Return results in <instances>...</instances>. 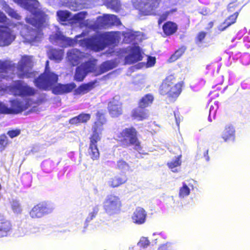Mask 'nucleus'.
Masks as SVG:
<instances>
[{"mask_svg":"<svg viewBox=\"0 0 250 250\" xmlns=\"http://www.w3.org/2000/svg\"><path fill=\"white\" fill-rule=\"evenodd\" d=\"M37 2L36 0H26L22 6L34 16L33 17L25 18L26 22L32 26L27 27V32L24 36L25 40L29 43L35 42L41 38L45 22V13L35 7Z\"/></svg>","mask_w":250,"mask_h":250,"instance_id":"1","label":"nucleus"},{"mask_svg":"<svg viewBox=\"0 0 250 250\" xmlns=\"http://www.w3.org/2000/svg\"><path fill=\"white\" fill-rule=\"evenodd\" d=\"M120 32H98L80 41V44L87 49L99 52L119 40Z\"/></svg>","mask_w":250,"mask_h":250,"instance_id":"2","label":"nucleus"},{"mask_svg":"<svg viewBox=\"0 0 250 250\" xmlns=\"http://www.w3.org/2000/svg\"><path fill=\"white\" fill-rule=\"evenodd\" d=\"M182 87L181 83H176L175 77L170 75L163 81L159 92L162 96H167L169 100L175 101L182 92Z\"/></svg>","mask_w":250,"mask_h":250,"instance_id":"3","label":"nucleus"},{"mask_svg":"<svg viewBox=\"0 0 250 250\" xmlns=\"http://www.w3.org/2000/svg\"><path fill=\"white\" fill-rule=\"evenodd\" d=\"M116 140L124 148L133 146L134 149L136 150L139 151L142 149L141 142L138 138V132L133 126L123 129L117 135Z\"/></svg>","mask_w":250,"mask_h":250,"instance_id":"4","label":"nucleus"},{"mask_svg":"<svg viewBox=\"0 0 250 250\" xmlns=\"http://www.w3.org/2000/svg\"><path fill=\"white\" fill-rule=\"evenodd\" d=\"M59 81V76L51 71L49 68V62L45 63L43 72L34 80L35 86L40 90L48 89L51 85Z\"/></svg>","mask_w":250,"mask_h":250,"instance_id":"5","label":"nucleus"},{"mask_svg":"<svg viewBox=\"0 0 250 250\" xmlns=\"http://www.w3.org/2000/svg\"><path fill=\"white\" fill-rule=\"evenodd\" d=\"M122 206V201L120 197L114 194L108 195L103 203L104 209L109 215L119 213Z\"/></svg>","mask_w":250,"mask_h":250,"instance_id":"6","label":"nucleus"},{"mask_svg":"<svg viewBox=\"0 0 250 250\" xmlns=\"http://www.w3.org/2000/svg\"><path fill=\"white\" fill-rule=\"evenodd\" d=\"M96 60H89L82 63L78 66L74 75V80L77 82H82L89 73L96 71Z\"/></svg>","mask_w":250,"mask_h":250,"instance_id":"7","label":"nucleus"},{"mask_svg":"<svg viewBox=\"0 0 250 250\" xmlns=\"http://www.w3.org/2000/svg\"><path fill=\"white\" fill-rule=\"evenodd\" d=\"M96 116L97 119L92 125V133L89 138L101 140V135L104 130V125L105 124L106 120L104 114L99 111L96 113Z\"/></svg>","mask_w":250,"mask_h":250,"instance_id":"8","label":"nucleus"},{"mask_svg":"<svg viewBox=\"0 0 250 250\" xmlns=\"http://www.w3.org/2000/svg\"><path fill=\"white\" fill-rule=\"evenodd\" d=\"M53 208L46 202H40L34 206L29 212L32 218H41L52 212Z\"/></svg>","mask_w":250,"mask_h":250,"instance_id":"9","label":"nucleus"},{"mask_svg":"<svg viewBox=\"0 0 250 250\" xmlns=\"http://www.w3.org/2000/svg\"><path fill=\"white\" fill-rule=\"evenodd\" d=\"M58 81L50 86L48 89L44 91L51 90L52 92L55 95H62L71 92L76 87L74 83H70L66 84L61 83H57Z\"/></svg>","mask_w":250,"mask_h":250,"instance_id":"10","label":"nucleus"},{"mask_svg":"<svg viewBox=\"0 0 250 250\" xmlns=\"http://www.w3.org/2000/svg\"><path fill=\"white\" fill-rule=\"evenodd\" d=\"M9 103L10 107L6 105L7 114H18L27 109L29 106L28 103L24 104L18 99L11 100Z\"/></svg>","mask_w":250,"mask_h":250,"instance_id":"11","label":"nucleus"},{"mask_svg":"<svg viewBox=\"0 0 250 250\" xmlns=\"http://www.w3.org/2000/svg\"><path fill=\"white\" fill-rule=\"evenodd\" d=\"M15 68V64L11 62L0 60V79L9 78V74H13Z\"/></svg>","mask_w":250,"mask_h":250,"instance_id":"12","label":"nucleus"},{"mask_svg":"<svg viewBox=\"0 0 250 250\" xmlns=\"http://www.w3.org/2000/svg\"><path fill=\"white\" fill-rule=\"evenodd\" d=\"M12 227L11 221L0 214V238L9 235L12 230Z\"/></svg>","mask_w":250,"mask_h":250,"instance_id":"13","label":"nucleus"},{"mask_svg":"<svg viewBox=\"0 0 250 250\" xmlns=\"http://www.w3.org/2000/svg\"><path fill=\"white\" fill-rule=\"evenodd\" d=\"M143 59L140 48L139 46L133 47L130 53L125 56V61L126 64H131L136 63Z\"/></svg>","mask_w":250,"mask_h":250,"instance_id":"14","label":"nucleus"},{"mask_svg":"<svg viewBox=\"0 0 250 250\" xmlns=\"http://www.w3.org/2000/svg\"><path fill=\"white\" fill-rule=\"evenodd\" d=\"M120 20L114 15H104L100 21L99 26L101 28H106L109 26L118 24Z\"/></svg>","mask_w":250,"mask_h":250,"instance_id":"15","label":"nucleus"},{"mask_svg":"<svg viewBox=\"0 0 250 250\" xmlns=\"http://www.w3.org/2000/svg\"><path fill=\"white\" fill-rule=\"evenodd\" d=\"M161 0H146V2H143L141 4L142 7V11L145 15H149L151 14L154 10L158 7Z\"/></svg>","mask_w":250,"mask_h":250,"instance_id":"16","label":"nucleus"},{"mask_svg":"<svg viewBox=\"0 0 250 250\" xmlns=\"http://www.w3.org/2000/svg\"><path fill=\"white\" fill-rule=\"evenodd\" d=\"M131 117L133 120L142 121L147 119L148 112L147 109L138 105L131 111Z\"/></svg>","mask_w":250,"mask_h":250,"instance_id":"17","label":"nucleus"},{"mask_svg":"<svg viewBox=\"0 0 250 250\" xmlns=\"http://www.w3.org/2000/svg\"><path fill=\"white\" fill-rule=\"evenodd\" d=\"M147 213L142 208L138 207L134 211L131 218L134 223L137 225L144 224L146 220Z\"/></svg>","mask_w":250,"mask_h":250,"instance_id":"18","label":"nucleus"},{"mask_svg":"<svg viewBox=\"0 0 250 250\" xmlns=\"http://www.w3.org/2000/svg\"><path fill=\"white\" fill-rule=\"evenodd\" d=\"M108 112L112 118H117L123 114V108L121 104L115 101L109 102L107 106Z\"/></svg>","mask_w":250,"mask_h":250,"instance_id":"19","label":"nucleus"},{"mask_svg":"<svg viewBox=\"0 0 250 250\" xmlns=\"http://www.w3.org/2000/svg\"><path fill=\"white\" fill-rule=\"evenodd\" d=\"M101 140L89 138V146L88 153L93 160H97L100 156V152L98 148L97 143Z\"/></svg>","mask_w":250,"mask_h":250,"instance_id":"20","label":"nucleus"},{"mask_svg":"<svg viewBox=\"0 0 250 250\" xmlns=\"http://www.w3.org/2000/svg\"><path fill=\"white\" fill-rule=\"evenodd\" d=\"M240 12V9H239L233 14L227 17L224 21L218 27V30L222 32L225 30L229 26L235 23L236 21L238 16Z\"/></svg>","mask_w":250,"mask_h":250,"instance_id":"21","label":"nucleus"},{"mask_svg":"<svg viewBox=\"0 0 250 250\" xmlns=\"http://www.w3.org/2000/svg\"><path fill=\"white\" fill-rule=\"evenodd\" d=\"M96 63L97 61L96 62ZM116 66V64L113 61H106L101 64L98 70L96 65V71L93 72V73H95L96 75H100L114 68Z\"/></svg>","mask_w":250,"mask_h":250,"instance_id":"22","label":"nucleus"},{"mask_svg":"<svg viewBox=\"0 0 250 250\" xmlns=\"http://www.w3.org/2000/svg\"><path fill=\"white\" fill-rule=\"evenodd\" d=\"M127 181V176L125 174H120L111 178L108 182V185L110 187L115 188L124 184Z\"/></svg>","mask_w":250,"mask_h":250,"instance_id":"23","label":"nucleus"},{"mask_svg":"<svg viewBox=\"0 0 250 250\" xmlns=\"http://www.w3.org/2000/svg\"><path fill=\"white\" fill-rule=\"evenodd\" d=\"M96 83L97 81L95 80L81 84L75 90V94L77 95H83L88 93L95 88Z\"/></svg>","mask_w":250,"mask_h":250,"instance_id":"24","label":"nucleus"},{"mask_svg":"<svg viewBox=\"0 0 250 250\" xmlns=\"http://www.w3.org/2000/svg\"><path fill=\"white\" fill-rule=\"evenodd\" d=\"M91 119V115L89 113H82L77 116L71 118L69 123L71 125H77L79 124H85Z\"/></svg>","mask_w":250,"mask_h":250,"instance_id":"25","label":"nucleus"},{"mask_svg":"<svg viewBox=\"0 0 250 250\" xmlns=\"http://www.w3.org/2000/svg\"><path fill=\"white\" fill-rule=\"evenodd\" d=\"M162 29L164 33L167 36H170L174 34L178 29L177 24L171 21H168L165 22Z\"/></svg>","mask_w":250,"mask_h":250,"instance_id":"26","label":"nucleus"},{"mask_svg":"<svg viewBox=\"0 0 250 250\" xmlns=\"http://www.w3.org/2000/svg\"><path fill=\"white\" fill-rule=\"evenodd\" d=\"M235 129L231 125H227L222 133V137L225 142L235 139Z\"/></svg>","mask_w":250,"mask_h":250,"instance_id":"27","label":"nucleus"},{"mask_svg":"<svg viewBox=\"0 0 250 250\" xmlns=\"http://www.w3.org/2000/svg\"><path fill=\"white\" fill-rule=\"evenodd\" d=\"M154 98L153 94L148 93L142 97L138 102V105L146 108L151 105L154 101Z\"/></svg>","mask_w":250,"mask_h":250,"instance_id":"28","label":"nucleus"},{"mask_svg":"<svg viewBox=\"0 0 250 250\" xmlns=\"http://www.w3.org/2000/svg\"><path fill=\"white\" fill-rule=\"evenodd\" d=\"M23 85V82L18 80L15 82L9 89L14 96H21Z\"/></svg>","mask_w":250,"mask_h":250,"instance_id":"29","label":"nucleus"},{"mask_svg":"<svg viewBox=\"0 0 250 250\" xmlns=\"http://www.w3.org/2000/svg\"><path fill=\"white\" fill-rule=\"evenodd\" d=\"M32 63L31 57L24 55L22 56L18 65V71H23L26 67L30 66Z\"/></svg>","mask_w":250,"mask_h":250,"instance_id":"30","label":"nucleus"},{"mask_svg":"<svg viewBox=\"0 0 250 250\" xmlns=\"http://www.w3.org/2000/svg\"><path fill=\"white\" fill-rule=\"evenodd\" d=\"M48 54L51 60L60 61L63 58V51L61 49L51 48L49 50Z\"/></svg>","mask_w":250,"mask_h":250,"instance_id":"31","label":"nucleus"},{"mask_svg":"<svg viewBox=\"0 0 250 250\" xmlns=\"http://www.w3.org/2000/svg\"><path fill=\"white\" fill-rule=\"evenodd\" d=\"M187 48L183 45L180 47L175 52L169 57L168 62H173L179 59L185 53Z\"/></svg>","mask_w":250,"mask_h":250,"instance_id":"32","label":"nucleus"},{"mask_svg":"<svg viewBox=\"0 0 250 250\" xmlns=\"http://www.w3.org/2000/svg\"><path fill=\"white\" fill-rule=\"evenodd\" d=\"M76 53L77 51L72 50L69 52L67 54L68 60L73 66L79 64L81 58Z\"/></svg>","mask_w":250,"mask_h":250,"instance_id":"33","label":"nucleus"},{"mask_svg":"<svg viewBox=\"0 0 250 250\" xmlns=\"http://www.w3.org/2000/svg\"><path fill=\"white\" fill-rule=\"evenodd\" d=\"M10 144V142L5 134L0 135V152L3 151Z\"/></svg>","mask_w":250,"mask_h":250,"instance_id":"34","label":"nucleus"},{"mask_svg":"<svg viewBox=\"0 0 250 250\" xmlns=\"http://www.w3.org/2000/svg\"><path fill=\"white\" fill-rule=\"evenodd\" d=\"M239 9H240V10H241L240 3L238 0H233L228 4L227 6V10L228 12L230 13H234Z\"/></svg>","mask_w":250,"mask_h":250,"instance_id":"35","label":"nucleus"},{"mask_svg":"<svg viewBox=\"0 0 250 250\" xmlns=\"http://www.w3.org/2000/svg\"><path fill=\"white\" fill-rule=\"evenodd\" d=\"M106 5L107 8L116 12L118 11L121 8V4L119 0H107Z\"/></svg>","mask_w":250,"mask_h":250,"instance_id":"36","label":"nucleus"},{"mask_svg":"<svg viewBox=\"0 0 250 250\" xmlns=\"http://www.w3.org/2000/svg\"><path fill=\"white\" fill-rule=\"evenodd\" d=\"M58 19L61 21L65 22L67 21L71 17V14L67 11H58L57 13Z\"/></svg>","mask_w":250,"mask_h":250,"instance_id":"37","label":"nucleus"},{"mask_svg":"<svg viewBox=\"0 0 250 250\" xmlns=\"http://www.w3.org/2000/svg\"><path fill=\"white\" fill-rule=\"evenodd\" d=\"M37 72L36 71H18V76L20 78H33L36 76Z\"/></svg>","mask_w":250,"mask_h":250,"instance_id":"38","label":"nucleus"},{"mask_svg":"<svg viewBox=\"0 0 250 250\" xmlns=\"http://www.w3.org/2000/svg\"><path fill=\"white\" fill-rule=\"evenodd\" d=\"M21 96H31L34 95L36 93V90L32 87L27 85H24L22 89Z\"/></svg>","mask_w":250,"mask_h":250,"instance_id":"39","label":"nucleus"},{"mask_svg":"<svg viewBox=\"0 0 250 250\" xmlns=\"http://www.w3.org/2000/svg\"><path fill=\"white\" fill-rule=\"evenodd\" d=\"M190 192V189L187 186V185L184 183L183 186L180 188L179 196L180 197L184 198L189 195Z\"/></svg>","mask_w":250,"mask_h":250,"instance_id":"40","label":"nucleus"},{"mask_svg":"<svg viewBox=\"0 0 250 250\" xmlns=\"http://www.w3.org/2000/svg\"><path fill=\"white\" fill-rule=\"evenodd\" d=\"M5 12L12 18L17 20H20L21 19V16L16 11L8 6L6 7Z\"/></svg>","mask_w":250,"mask_h":250,"instance_id":"41","label":"nucleus"},{"mask_svg":"<svg viewBox=\"0 0 250 250\" xmlns=\"http://www.w3.org/2000/svg\"><path fill=\"white\" fill-rule=\"evenodd\" d=\"M177 11V9L176 8L172 9L170 10V11H166L164 13H163L162 15H160L158 20V24L159 26H160V25L162 24V23L166 21L167 19L168 16L170 15V14L172 13L173 12H175Z\"/></svg>","mask_w":250,"mask_h":250,"instance_id":"42","label":"nucleus"},{"mask_svg":"<svg viewBox=\"0 0 250 250\" xmlns=\"http://www.w3.org/2000/svg\"><path fill=\"white\" fill-rule=\"evenodd\" d=\"M181 156L179 155L177 156L175 160H173L167 163V166L169 168L172 169L175 167L180 166L181 165Z\"/></svg>","mask_w":250,"mask_h":250,"instance_id":"43","label":"nucleus"},{"mask_svg":"<svg viewBox=\"0 0 250 250\" xmlns=\"http://www.w3.org/2000/svg\"><path fill=\"white\" fill-rule=\"evenodd\" d=\"M86 14V12L83 11L79 12L75 14L73 16L72 19L75 23L81 22L84 21Z\"/></svg>","mask_w":250,"mask_h":250,"instance_id":"44","label":"nucleus"},{"mask_svg":"<svg viewBox=\"0 0 250 250\" xmlns=\"http://www.w3.org/2000/svg\"><path fill=\"white\" fill-rule=\"evenodd\" d=\"M207 35V33L203 31L198 32L195 38V43L198 45L204 42Z\"/></svg>","mask_w":250,"mask_h":250,"instance_id":"45","label":"nucleus"},{"mask_svg":"<svg viewBox=\"0 0 250 250\" xmlns=\"http://www.w3.org/2000/svg\"><path fill=\"white\" fill-rule=\"evenodd\" d=\"M11 208L13 212L16 214H19L21 212L22 209L20 204L17 202L14 201L11 204Z\"/></svg>","mask_w":250,"mask_h":250,"instance_id":"46","label":"nucleus"},{"mask_svg":"<svg viewBox=\"0 0 250 250\" xmlns=\"http://www.w3.org/2000/svg\"><path fill=\"white\" fill-rule=\"evenodd\" d=\"M117 168L119 170H124L129 168V165L123 159H120L117 162Z\"/></svg>","mask_w":250,"mask_h":250,"instance_id":"47","label":"nucleus"},{"mask_svg":"<svg viewBox=\"0 0 250 250\" xmlns=\"http://www.w3.org/2000/svg\"><path fill=\"white\" fill-rule=\"evenodd\" d=\"M21 131L20 129L10 130L7 131V134L11 138H13L17 137L21 134Z\"/></svg>","mask_w":250,"mask_h":250,"instance_id":"48","label":"nucleus"},{"mask_svg":"<svg viewBox=\"0 0 250 250\" xmlns=\"http://www.w3.org/2000/svg\"><path fill=\"white\" fill-rule=\"evenodd\" d=\"M173 245L170 243L167 242L164 244L161 245L158 250H173Z\"/></svg>","mask_w":250,"mask_h":250,"instance_id":"49","label":"nucleus"},{"mask_svg":"<svg viewBox=\"0 0 250 250\" xmlns=\"http://www.w3.org/2000/svg\"><path fill=\"white\" fill-rule=\"evenodd\" d=\"M14 40L10 33L6 32L5 33V38L3 39V42L7 44H9L12 41Z\"/></svg>","mask_w":250,"mask_h":250,"instance_id":"50","label":"nucleus"},{"mask_svg":"<svg viewBox=\"0 0 250 250\" xmlns=\"http://www.w3.org/2000/svg\"><path fill=\"white\" fill-rule=\"evenodd\" d=\"M52 39L55 41H63L64 37L61 34L56 33L52 36Z\"/></svg>","mask_w":250,"mask_h":250,"instance_id":"51","label":"nucleus"},{"mask_svg":"<svg viewBox=\"0 0 250 250\" xmlns=\"http://www.w3.org/2000/svg\"><path fill=\"white\" fill-rule=\"evenodd\" d=\"M156 62V59L155 57L149 56L147 59V64L149 66H153Z\"/></svg>","mask_w":250,"mask_h":250,"instance_id":"52","label":"nucleus"},{"mask_svg":"<svg viewBox=\"0 0 250 250\" xmlns=\"http://www.w3.org/2000/svg\"><path fill=\"white\" fill-rule=\"evenodd\" d=\"M0 114H7L6 105L1 102H0Z\"/></svg>","mask_w":250,"mask_h":250,"instance_id":"53","label":"nucleus"},{"mask_svg":"<svg viewBox=\"0 0 250 250\" xmlns=\"http://www.w3.org/2000/svg\"><path fill=\"white\" fill-rule=\"evenodd\" d=\"M98 211V208H94L93 211L90 212L89 214V216H88V218L87 219V220H92L95 217V216L97 214Z\"/></svg>","mask_w":250,"mask_h":250,"instance_id":"54","label":"nucleus"},{"mask_svg":"<svg viewBox=\"0 0 250 250\" xmlns=\"http://www.w3.org/2000/svg\"><path fill=\"white\" fill-rule=\"evenodd\" d=\"M139 245L140 247L143 248H146L149 245V242L147 239H144L142 240H141L140 242L139 243Z\"/></svg>","mask_w":250,"mask_h":250,"instance_id":"55","label":"nucleus"},{"mask_svg":"<svg viewBox=\"0 0 250 250\" xmlns=\"http://www.w3.org/2000/svg\"><path fill=\"white\" fill-rule=\"evenodd\" d=\"M7 17L6 16L0 11V22H5L7 21Z\"/></svg>","mask_w":250,"mask_h":250,"instance_id":"56","label":"nucleus"},{"mask_svg":"<svg viewBox=\"0 0 250 250\" xmlns=\"http://www.w3.org/2000/svg\"><path fill=\"white\" fill-rule=\"evenodd\" d=\"M208 149H206L204 152V157H205V159L207 161H208L209 160V157L208 155Z\"/></svg>","mask_w":250,"mask_h":250,"instance_id":"57","label":"nucleus"},{"mask_svg":"<svg viewBox=\"0 0 250 250\" xmlns=\"http://www.w3.org/2000/svg\"><path fill=\"white\" fill-rule=\"evenodd\" d=\"M26 0H16V2L22 7Z\"/></svg>","mask_w":250,"mask_h":250,"instance_id":"58","label":"nucleus"},{"mask_svg":"<svg viewBox=\"0 0 250 250\" xmlns=\"http://www.w3.org/2000/svg\"><path fill=\"white\" fill-rule=\"evenodd\" d=\"M214 25L213 21H210L208 23V26L210 28H212Z\"/></svg>","mask_w":250,"mask_h":250,"instance_id":"59","label":"nucleus"}]
</instances>
